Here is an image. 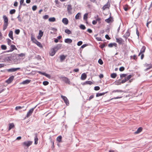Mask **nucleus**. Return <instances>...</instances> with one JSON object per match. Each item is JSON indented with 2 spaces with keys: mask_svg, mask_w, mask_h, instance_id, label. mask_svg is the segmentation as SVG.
Instances as JSON below:
<instances>
[{
  "mask_svg": "<svg viewBox=\"0 0 152 152\" xmlns=\"http://www.w3.org/2000/svg\"><path fill=\"white\" fill-rule=\"evenodd\" d=\"M62 46V44H57L56 46H54L53 48L56 52H57L58 50L61 49V48Z\"/></svg>",
  "mask_w": 152,
  "mask_h": 152,
  "instance_id": "obj_11",
  "label": "nucleus"
},
{
  "mask_svg": "<svg viewBox=\"0 0 152 152\" xmlns=\"http://www.w3.org/2000/svg\"><path fill=\"white\" fill-rule=\"evenodd\" d=\"M88 13H85L83 16V20H84L87 21L88 18Z\"/></svg>",
  "mask_w": 152,
  "mask_h": 152,
  "instance_id": "obj_35",
  "label": "nucleus"
},
{
  "mask_svg": "<svg viewBox=\"0 0 152 152\" xmlns=\"http://www.w3.org/2000/svg\"><path fill=\"white\" fill-rule=\"evenodd\" d=\"M62 22L65 25H66L68 23V20L66 18H64L62 20Z\"/></svg>",
  "mask_w": 152,
  "mask_h": 152,
  "instance_id": "obj_18",
  "label": "nucleus"
},
{
  "mask_svg": "<svg viewBox=\"0 0 152 152\" xmlns=\"http://www.w3.org/2000/svg\"><path fill=\"white\" fill-rule=\"evenodd\" d=\"M49 16L47 15H46L43 17V18L45 19H47L48 18Z\"/></svg>",
  "mask_w": 152,
  "mask_h": 152,
  "instance_id": "obj_63",
  "label": "nucleus"
},
{
  "mask_svg": "<svg viewBox=\"0 0 152 152\" xmlns=\"http://www.w3.org/2000/svg\"><path fill=\"white\" fill-rule=\"evenodd\" d=\"M113 46L115 47H117V44L115 42L111 43L109 44L108 45V47L110 48H112Z\"/></svg>",
  "mask_w": 152,
  "mask_h": 152,
  "instance_id": "obj_19",
  "label": "nucleus"
},
{
  "mask_svg": "<svg viewBox=\"0 0 152 152\" xmlns=\"http://www.w3.org/2000/svg\"><path fill=\"white\" fill-rule=\"evenodd\" d=\"M94 97V95H91L89 97L88 99V100L90 101Z\"/></svg>",
  "mask_w": 152,
  "mask_h": 152,
  "instance_id": "obj_62",
  "label": "nucleus"
},
{
  "mask_svg": "<svg viewBox=\"0 0 152 152\" xmlns=\"http://www.w3.org/2000/svg\"><path fill=\"white\" fill-rule=\"evenodd\" d=\"M105 46V45L104 44H103L99 46V47L102 49H103V48Z\"/></svg>",
  "mask_w": 152,
  "mask_h": 152,
  "instance_id": "obj_60",
  "label": "nucleus"
},
{
  "mask_svg": "<svg viewBox=\"0 0 152 152\" xmlns=\"http://www.w3.org/2000/svg\"><path fill=\"white\" fill-rule=\"evenodd\" d=\"M42 83L44 86H46L49 84V82L47 81H45L43 82Z\"/></svg>",
  "mask_w": 152,
  "mask_h": 152,
  "instance_id": "obj_48",
  "label": "nucleus"
},
{
  "mask_svg": "<svg viewBox=\"0 0 152 152\" xmlns=\"http://www.w3.org/2000/svg\"><path fill=\"white\" fill-rule=\"evenodd\" d=\"M35 137H34V144L35 145H37L38 143V138L37 135L38 134L37 133H36L34 134Z\"/></svg>",
  "mask_w": 152,
  "mask_h": 152,
  "instance_id": "obj_14",
  "label": "nucleus"
},
{
  "mask_svg": "<svg viewBox=\"0 0 152 152\" xmlns=\"http://www.w3.org/2000/svg\"><path fill=\"white\" fill-rule=\"evenodd\" d=\"M9 37L12 40L13 39V32L12 31H10L9 33L8 34Z\"/></svg>",
  "mask_w": 152,
  "mask_h": 152,
  "instance_id": "obj_26",
  "label": "nucleus"
},
{
  "mask_svg": "<svg viewBox=\"0 0 152 152\" xmlns=\"http://www.w3.org/2000/svg\"><path fill=\"white\" fill-rule=\"evenodd\" d=\"M43 32L41 30H39V36H40V37H42L43 36Z\"/></svg>",
  "mask_w": 152,
  "mask_h": 152,
  "instance_id": "obj_50",
  "label": "nucleus"
},
{
  "mask_svg": "<svg viewBox=\"0 0 152 152\" xmlns=\"http://www.w3.org/2000/svg\"><path fill=\"white\" fill-rule=\"evenodd\" d=\"M44 76H45L46 77H47V78H49V79H50L51 77V76L49 74H47L46 73H45V74Z\"/></svg>",
  "mask_w": 152,
  "mask_h": 152,
  "instance_id": "obj_59",
  "label": "nucleus"
},
{
  "mask_svg": "<svg viewBox=\"0 0 152 152\" xmlns=\"http://www.w3.org/2000/svg\"><path fill=\"white\" fill-rule=\"evenodd\" d=\"M33 142L30 141H28L23 142V145L26 146L28 147Z\"/></svg>",
  "mask_w": 152,
  "mask_h": 152,
  "instance_id": "obj_7",
  "label": "nucleus"
},
{
  "mask_svg": "<svg viewBox=\"0 0 152 152\" xmlns=\"http://www.w3.org/2000/svg\"><path fill=\"white\" fill-rule=\"evenodd\" d=\"M48 20L50 22H54L56 21V19L55 17H53L49 18Z\"/></svg>",
  "mask_w": 152,
  "mask_h": 152,
  "instance_id": "obj_33",
  "label": "nucleus"
},
{
  "mask_svg": "<svg viewBox=\"0 0 152 152\" xmlns=\"http://www.w3.org/2000/svg\"><path fill=\"white\" fill-rule=\"evenodd\" d=\"M37 106V105L35 106L34 107L31 109L29 110V111L27 113V115L25 117V118H28L32 114L34 109L36 108Z\"/></svg>",
  "mask_w": 152,
  "mask_h": 152,
  "instance_id": "obj_4",
  "label": "nucleus"
},
{
  "mask_svg": "<svg viewBox=\"0 0 152 152\" xmlns=\"http://www.w3.org/2000/svg\"><path fill=\"white\" fill-rule=\"evenodd\" d=\"M17 55H18L19 56L22 57H23V56H25V54H24L23 53H20V54H16V53H14L13 54V56H12H12L13 57H16L17 56Z\"/></svg>",
  "mask_w": 152,
  "mask_h": 152,
  "instance_id": "obj_20",
  "label": "nucleus"
},
{
  "mask_svg": "<svg viewBox=\"0 0 152 152\" xmlns=\"http://www.w3.org/2000/svg\"><path fill=\"white\" fill-rule=\"evenodd\" d=\"M151 68H152V65H151L150 66H149L148 67H147L145 69V71H146Z\"/></svg>",
  "mask_w": 152,
  "mask_h": 152,
  "instance_id": "obj_61",
  "label": "nucleus"
},
{
  "mask_svg": "<svg viewBox=\"0 0 152 152\" xmlns=\"http://www.w3.org/2000/svg\"><path fill=\"white\" fill-rule=\"evenodd\" d=\"M109 8L108 6V5L107 4V3L106 4L104 5L102 7V9L104 10L105 9Z\"/></svg>",
  "mask_w": 152,
  "mask_h": 152,
  "instance_id": "obj_46",
  "label": "nucleus"
},
{
  "mask_svg": "<svg viewBox=\"0 0 152 152\" xmlns=\"http://www.w3.org/2000/svg\"><path fill=\"white\" fill-rule=\"evenodd\" d=\"M125 92L124 91H123L121 90H113L112 91V93H114L115 92Z\"/></svg>",
  "mask_w": 152,
  "mask_h": 152,
  "instance_id": "obj_29",
  "label": "nucleus"
},
{
  "mask_svg": "<svg viewBox=\"0 0 152 152\" xmlns=\"http://www.w3.org/2000/svg\"><path fill=\"white\" fill-rule=\"evenodd\" d=\"M15 34L18 35V34H19L20 32V30L19 29H16L15 31Z\"/></svg>",
  "mask_w": 152,
  "mask_h": 152,
  "instance_id": "obj_51",
  "label": "nucleus"
},
{
  "mask_svg": "<svg viewBox=\"0 0 152 152\" xmlns=\"http://www.w3.org/2000/svg\"><path fill=\"white\" fill-rule=\"evenodd\" d=\"M61 97L63 99L66 105L68 106L69 105V101L66 96L62 95L61 96Z\"/></svg>",
  "mask_w": 152,
  "mask_h": 152,
  "instance_id": "obj_5",
  "label": "nucleus"
},
{
  "mask_svg": "<svg viewBox=\"0 0 152 152\" xmlns=\"http://www.w3.org/2000/svg\"><path fill=\"white\" fill-rule=\"evenodd\" d=\"M65 32L68 34H72L71 31L68 29H65Z\"/></svg>",
  "mask_w": 152,
  "mask_h": 152,
  "instance_id": "obj_38",
  "label": "nucleus"
},
{
  "mask_svg": "<svg viewBox=\"0 0 152 152\" xmlns=\"http://www.w3.org/2000/svg\"><path fill=\"white\" fill-rule=\"evenodd\" d=\"M124 69L125 68L124 66H121L119 69V70L121 72H122L124 71Z\"/></svg>",
  "mask_w": 152,
  "mask_h": 152,
  "instance_id": "obj_54",
  "label": "nucleus"
},
{
  "mask_svg": "<svg viewBox=\"0 0 152 152\" xmlns=\"http://www.w3.org/2000/svg\"><path fill=\"white\" fill-rule=\"evenodd\" d=\"M148 19L146 26L148 28H149L148 25L151 22V21H148Z\"/></svg>",
  "mask_w": 152,
  "mask_h": 152,
  "instance_id": "obj_53",
  "label": "nucleus"
},
{
  "mask_svg": "<svg viewBox=\"0 0 152 152\" xmlns=\"http://www.w3.org/2000/svg\"><path fill=\"white\" fill-rule=\"evenodd\" d=\"M7 46L6 45H3L1 46V48L3 50H5L7 49Z\"/></svg>",
  "mask_w": 152,
  "mask_h": 152,
  "instance_id": "obj_43",
  "label": "nucleus"
},
{
  "mask_svg": "<svg viewBox=\"0 0 152 152\" xmlns=\"http://www.w3.org/2000/svg\"><path fill=\"white\" fill-rule=\"evenodd\" d=\"M12 60V57L11 56H8L4 58V60L7 61H10Z\"/></svg>",
  "mask_w": 152,
  "mask_h": 152,
  "instance_id": "obj_37",
  "label": "nucleus"
},
{
  "mask_svg": "<svg viewBox=\"0 0 152 152\" xmlns=\"http://www.w3.org/2000/svg\"><path fill=\"white\" fill-rule=\"evenodd\" d=\"M136 34L138 36V38L139 39V33L138 31V29H137V28H136Z\"/></svg>",
  "mask_w": 152,
  "mask_h": 152,
  "instance_id": "obj_58",
  "label": "nucleus"
},
{
  "mask_svg": "<svg viewBox=\"0 0 152 152\" xmlns=\"http://www.w3.org/2000/svg\"><path fill=\"white\" fill-rule=\"evenodd\" d=\"M87 75L86 73H83L81 77V79L82 80H84L86 78Z\"/></svg>",
  "mask_w": 152,
  "mask_h": 152,
  "instance_id": "obj_24",
  "label": "nucleus"
},
{
  "mask_svg": "<svg viewBox=\"0 0 152 152\" xmlns=\"http://www.w3.org/2000/svg\"><path fill=\"white\" fill-rule=\"evenodd\" d=\"M146 47L145 46H143L140 50V53H144L145 51Z\"/></svg>",
  "mask_w": 152,
  "mask_h": 152,
  "instance_id": "obj_32",
  "label": "nucleus"
},
{
  "mask_svg": "<svg viewBox=\"0 0 152 152\" xmlns=\"http://www.w3.org/2000/svg\"><path fill=\"white\" fill-rule=\"evenodd\" d=\"M80 28L82 30H85L86 28L85 26L83 24H80Z\"/></svg>",
  "mask_w": 152,
  "mask_h": 152,
  "instance_id": "obj_41",
  "label": "nucleus"
},
{
  "mask_svg": "<svg viewBox=\"0 0 152 152\" xmlns=\"http://www.w3.org/2000/svg\"><path fill=\"white\" fill-rule=\"evenodd\" d=\"M130 33L129 31V29H128L126 33L125 34L126 35V36L129 37L130 35Z\"/></svg>",
  "mask_w": 152,
  "mask_h": 152,
  "instance_id": "obj_49",
  "label": "nucleus"
},
{
  "mask_svg": "<svg viewBox=\"0 0 152 152\" xmlns=\"http://www.w3.org/2000/svg\"><path fill=\"white\" fill-rule=\"evenodd\" d=\"M72 42V39L69 38H66L64 40V42L68 44H70Z\"/></svg>",
  "mask_w": 152,
  "mask_h": 152,
  "instance_id": "obj_23",
  "label": "nucleus"
},
{
  "mask_svg": "<svg viewBox=\"0 0 152 152\" xmlns=\"http://www.w3.org/2000/svg\"><path fill=\"white\" fill-rule=\"evenodd\" d=\"M88 45L87 44H85L83 45L80 47V50H81V49L83 48H84L86 47Z\"/></svg>",
  "mask_w": 152,
  "mask_h": 152,
  "instance_id": "obj_45",
  "label": "nucleus"
},
{
  "mask_svg": "<svg viewBox=\"0 0 152 152\" xmlns=\"http://www.w3.org/2000/svg\"><path fill=\"white\" fill-rule=\"evenodd\" d=\"M15 125L13 123H10L9 124V127L8 131H10L11 129L14 128Z\"/></svg>",
  "mask_w": 152,
  "mask_h": 152,
  "instance_id": "obj_25",
  "label": "nucleus"
},
{
  "mask_svg": "<svg viewBox=\"0 0 152 152\" xmlns=\"http://www.w3.org/2000/svg\"><path fill=\"white\" fill-rule=\"evenodd\" d=\"M14 78V76L13 75H12L10 76L6 81V82L8 83H10L13 80Z\"/></svg>",
  "mask_w": 152,
  "mask_h": 152,
  "instance_id": "obj_13",
  "label": "nucleus"
},
{
  "mask_svg": "<svg viewBox=\"0 0 152 152\" xmlns=\"http://www.w3.org/2000/svg\"><path fill=\"white\" fill-rule=\"evenodd\" d=\"M15 12L16 10L15 9H12L10 11V13L11 15L13 14Z\"/></svg>",
  "mask_w": 152,
  "mask_h": 152,
  "instance_id": "obj_42",
  "label": "nucleus"
},
{
  "mask_svg": "<svg viewBox=\"0 0 152 152\" xmlns=\"http://www.w3.org/2000/svg\"><path fill=\"white\" fill-rule=\"evenodd\" d=\"M67 11L68 14L69 15H71L72 14V6L71 4L68 5L67 6Z\"/></svg>",
  "mask_w": 152,
  "mask_h": 152,
  "instance_id": "obj_8",
  "label": "nucleus"
},
{
  "mask_svg": "<svg viewBox=\"0 0 152 152\" xmlns=\"http://www.w3.org/2000/svg\"><path fill=\"white\" fill-rule=\"evenodd\" d=\"M20 15H18V16L17 17V18L18 19V20L19 22H21L22 21V19L20 17Z\"/></svg>",
  "mask_w": 152,
  "mask_h": 152,
  "instance_id": "obj_64",
  "label": "nucleus"
},
{
  "mask_svg": "<svg viewBox=\"0 0 152 152\" xmlns=\"http://www.w3.org/2000/svg\"><path fill=\"white\" fill-rule=\"evenodd\" d=\"M82 43H83L82 41H80L77 42V45L78 46H80L82 44Z\"/></svg>",
  "mask_w": 152,
  "mask_h": 152,
  "instance_id": "obj_56",
  "label": "nucleus"
},
{
  "mask_svg": "<svg viewBox=\"0 0 152 152\" xmlns=\"http://www.w3.org/2000/svg\"><path fill=\"white\" fill-rule=\"evenodd\" d=\"M105 21L106 22L109 23L110 22H112L113 21V19L112 17L110 16V17L105 20Z\"/></svg>",
  "mask_w": 152,
  "mask_h": 152,
  "instance_id": "obj_17",
  "label": "nucleus"
},
{
  "mask_svg": "<svg viewBox=\"0 0 152 152\" xmlns=\"http://www.w3.org/2000/svg\"><path fill=\"white\" fill-rule=\"evenodd\" d=\"M142 128L141 127H139L137 130L135 131L134 133V134H138L142 130Z\"/></svg>",
  "mask_w": 152,
  "mask_h": 152,
  "instance_id": "obj_21",
  "label": "nucleus"
},
{
  "mask_svg": "<svg viewBox=\"0 0 152 152\" xmlns=\"http://www.w3.org/2000/svg\"><path fill=\"white\" fill-rule=\"evenodd\" d=\"M127 75V74H122L120 75V79H122L123 77H126Z\"/></svg>",
  "mask_w": 152,
  "mask_h": 152,
  "instance_id": "obj_36",
  "label": "nucleus"
},
{
  "mask_svg": "<svg viewBox=\"0 0 152 152\" xmlns=\"http://www.w3.org/2000/svg\"><path fill=\"white\" fill-rule=\"evenodd\" d=\"M117 76L116 73H113L110 75V77L113 78H115Z\"/></svg>",
  "mask_w": 152,
  "mask_h": 152,
  "instance_id": "obj_34",
  "label": "nucleus"
},
{
  "mask_svg": "<svg viewBox=\"0 0 152 152\" xmlns=\"http://www.w3.org/2000/svg\"><path fill=\"white\" fill-rule=\"evenodd\" d=\"M116 42L118 43L119 45H123L124 42V40L121 38H116Z\"/></svg>",
  "mask_w": 152,
  "mask_h": 152,
  "instance_id": "obj_6",
  "label": "nucleus"
},
{
  "mask_svg": "<svg viewBox=\"0 0 152 152\" xmlns=\"http://www.w3.org/2000/svg\"><path fill=\"white\" fill-rule=\"evenodd\" d=\"M60 79L61 80L64 81L65 83L69 84L70 82L69 79L67 77H60Z\"/></svg>",
  "mask_w": 152,
  "mask_h": 152,
  "instance_id": "obj_3",
  "label": "nucleus"
},
{
  "mask_svg": "<svg viewBox=\"0 0 152 152\" xmlns=\"http://www.w3.org/2000/svg\"><path fill=\"white\" fill-rule=\"evenodd\" d=\"M56 51L53 48L50 50V52L49 54L50 56H53L55 55L56 53Z\"/></svg>",
  "mask_w": 152,
  "mask_h": 152,
  "instance_id": "obj_15",
  "label": "nucleus"
},
{
  "mask_svg": "<svg viewBox=\"0 0 152 152\" xmlns=\"http://www.w3.org/2000/svg\"><path fill=\"white\" fill-rule=\"evenodd\" d=\"M31 80H25L23 81L22 82L20 83V84H27L31 82Z\"/></svg>",
  "mask_w": 152,
  "mask_h": 152,
  "instance_id": "obj_16",
  "label": "nucleus"
},
{
  "mask_svg": "<svg viewBox=\"0 0 152 152\" xmlns=\"http://www.w3.org/2000/svg\"><path fill=\"white\" fill-rule=\"evenodd\" d=\"M66 58V56L64 55L60 56V61L62 62Z\"/></svg>",
  "mask_w": 152,
  "mask_h": 152,
  "instance_id": "obj_30",
  "label": "nucleus"
},
{
  "mask_svg": "<svg viewBox=\"0 0 152 152\" xmlns=\"http://www.w3.org/2000/svg\"><path fill=\"white\" fill-rule=\"evenodd\" d=\"M50 142H51V144H52V149H53L54 148V141H53V140L52 139H51L50 140Z\"/></svg>",
  "mask_w": 152,
  "mask_h": 152,
  "instance_id": "obj_52",
  "label": "nucleus"
},
{
  "mask_svg": "<svg viewBox=\"0 0 152 152\" xmlns=\"http://www.w3.org/2000/svg\"><path fill=\"white\" fill-rule=\"evenodd\" d=\"M24 106H16L15 108V110H18L19 109H21L23 108L24 107Z\"/></svg>",
  "mask_w": 152,
  "mask_h": 152,
  "instance_id": "obj_39",
  "label": "nucleus"
},
{
  "mask_svg": "<svg viewBox=\"0 0 152 152\" xmlns=\"http://www.w3.org/2000/svg\"><path fill=\"white\" fill-rule=\"evenodd\" d=\"M80 17L81 13L80 12H78L75 15V18L76 19H80Z\"/></svg>",
  "mask_w": 152,
  "mask_h": 152,
  "instance_id": "obj_31",
  "label": "nucleus"
},
{
  "mask_svg": "<svg viewBox=\"0 0 152 152\" xmlns=\"http://www.w3.org/2000/svg\"><path fill=\"white\" fill-rule=\"evenodd\" d=\"M108 92V91H107L105 92H103V93H97L96 94V97H98L99 96H103L105 94L107 93Z\"/></svg>",
  "mask_w": 152,
  "mask_h": 152,
  "instance_id": "obj_22",
  "label": "nucleus"
},
{
  "mask_svg": "<svg viewBox=\"0 0 152 152\" xmlns=\"http://www.w3.org/2000/svg\"><path fill=\"white\" fill-rule=\"evenodd\" d=\"M98 63L100 65H102L103 63V61L101 58H99L98 61Z\"/></svg>",
  "mask_w": 152,
  "mask_h": 152,
  "instance_id": "obj_47",
  "label": "nucleus"
},
{
  "mask_svg": "<svg viewBox=\"0 0 152 152\" xmlns=\"http://www.w3.org/2000/svg\"><path fill=\"white\" fill-rule=\"evenodd\" d=\"M8 44L9 45H10L11 44V40L7 38V39Z\"/></svg>",
  "mask_w": 152,
  "mask_h": 152,
  "instance_id": "obj_44",
  "label": "nucleus"
},
{
  "mask_svg": "<svg viewBox=\"0 0 152 152\" xmlns=\"http://www.w3.org/2000/svg\"><path fill=\"white\" fill-rule=\"evenodd\" d=\"M14 50H17V48L16 47L15 45H11L10 49V50L6 51L7 52H10L13 51Z\"/></svg>",
  "mask_w": 152,
  "mask_h": 152,
  "instance_id": "obj_12",
  "label": "nucleus"
},
{
  "mask_svg": "<svg viewBox=\"0 0 152 152\" xmlns=\"http://www.w3.org/2000/svg\"><path fill=\"white\" fill-rule=\"evenodd\" d=\"M121 80V79H119L118 80L115 81L114 82L115 84L116 85H121V83L123 84V83H122V81L121 82H120V80Z\"/></svg>",
  "mask_w": 152,
  "mask_h": 152,
  "instance_id": "obj_27",
  "label": "nucleus"
},
{
  "mask_svg": "<svg viewBox=\"0 0 152 152\" xmlns=\"http://www.w3.org/2000/svg\"><path fill=\"white\" fill-rule=\"evenodd\" d=\"M132 77L131 75H129L126 77H125L124 79L122 80V83H124L126 82L129 80Z\"/></svg>",
  "mask_w": 152,
  "mask_h": 152,
  "instance_id": "obj_10",
  "label": "nucleus"
},
{
  "mask_svg": "<svg viewBox=\"0 0 152 152\" xmlns=\"http://www.w3.org/2000/svg\"><path fill=\"white\" fill-rule=\"evenodd\" d=\"M62 137L61 136H59L56 138L57 141H58L59 142H62Z\"/></svg>",
  "mask_w": 152,
  "mask_h": 152,
  "instance_id": "obj_28",
  "label": "nucleus"
},
{
  "mask_svg": "<svg viewBox=\"0 0 152 152\" xmlns=\"http://www.w3.org/2000/svg\"><path fill=\"white\" fill-rule=\"evenodd\" d=\"M93 83L91 81H86L84 83V84H89L90 85H91V84H92Z\"/></svg>",
  "mask_w": 152,
  "mask_h": 152,
  "instance_id": "obj_40",
  "label": "nucleus"
},
{
  "mask_svg": "<svg viewBox=\"0 0 152 152\" xmlns=\"http://www.w3.org/2000/svg\"><path fill=\"white\" fill-rule=\"evenodd\" d=\"M37 6L36 5H34L32 7V10L33 11L36 10L37 9Z\"/></svg>",
  "mask_w": 152,
  "mask_h": 152,
  "instance_id": "obj_57",
  "label": "nucleus"
},
{
  "mask_svg": "<svg viewBox=\"0 0 152 152\" xmlns=\"http://www.w3.org/2000/svg\"><path fill=\"white\" fill-rule=\"evenodd\" d=\"M3 18L4 20L3 30V31H4L7 28L8 25V20L7 17L5 15L3 16Z\"/></svg>",
  "mask_w": 152,
  "mask_h": 152,
  "instance_id": "obj_1",
  "label": "nucleus"
},
{
  "mask_svg": "<svg viewBox=\"0 0 152 152\" xmlns=\"http://www.w3.org/2000/svg\"><path fill=\"white\" fill-rule=\"evenodd\" d=\"M20 69V68L19 67L15 68H12L7 69V72H15L18 70Z\"/></svg>",
  "mask_w": 152,
  "mask_h": 152,
  "instance_id": "obj_9",
  "label": "nucleus"
},
{
  "mask_svg": "<svg viewBox=\"0 0 152 152\" xmlns=\"http://www.w3.org/2000/svg\"><path fill=\"white\" fill-rule=\"evenodd\" d=\"M100 89V88L99 86H96L94 87V90L95 91L99 90Z\"/></svg>",
  "mask_w": 152,
  "mask_h": 152,
  "instance_id": "obj_55",
  "label": "nucleus"
},
{
  "mask_svg": "<svg viewBox=\"0 0 152 152\" xmlns=\"http://www.w3.org/2000/svg\"><path fill=\"white\" fill-rule=\"evenodd\" d=\"M31 39L33 42L36 44L39 47L41 48H42V46L41 44L32 36H31Z\"/></svg>",
  "mask_w": 152,
  "mask_h": 152,
  "instance_id": "obj_2",
  "label": "nucleus"
}]
</instances>
